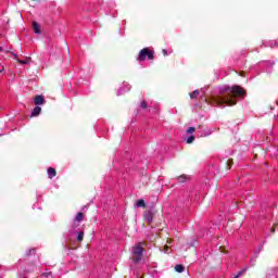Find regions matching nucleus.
Masks as SVG:
<instances>
[{"mask_svg": "<svg viewBox=\"0 0 278 278\" xmlns=\"http://www.w3.org/2000/svg\"><path fill=\"white\" fill-rule=\"evenodd\" d=\"M200 92L199 90H194L193 92L190 93V99H197V97H199Z\"/></svg>", "mask_w": 278, "mask_h": 278, "instance_id": "obj_14", "label": "nucleus"}, {"mask_svg": "<svg viewBox=\"0 0 278 278\" xmlns=\"http://www.w3.org/2000/svg\"><path fill=\"white\" fill-rule=\"evenodd\" d=\"M0 51H3V48L0 47Z\"/></svg>", "mask_w": 278, "mask_h": 278, "instance_id": "obj_27", "label": "nucleus"}, {"mask_svg": "<svg viewBox=\"0 0 278 278\" xmlns=\"http://www.w3.org/2000/svg\"><path fill=\"white\" fill-rule=\"evenodd\" d=\"M194 131H197V128H194V127H189L187 129V134H194Z\"/></svg>", "mask_w": 278, "mask_h": 278, "instance_id": "obj_17", "label": "nucleus"}, {"mask_svg": "<svg viewBox=\"0 0 278 278\" xmlns=\"http://www.w3.org/2000/svg\"><path fill=\"white\" fill-rule=\"evenodd\" d=\"M77 242H84V231L78 232Z\"/></svg>", "mask_w": 278, "mask_h": 278, "instance_id": "obj_15", "label": "nucleus"}, {"mask_svg": "<svg viewBox=\"0 0 278 278\" xmlns=\"http://www.w3.org/2000/svg\"><path fill=\"white\" fill-rule=\"evenodd\" d=\"M75 220L76 223H81V220H84V213L83 212L77 213Z\"/></svg>", "mask_w": 278, "mask_h": 278, "instance_id": "obj_12", "label": "nucleus"}, {"mask_svg": "<svg viewBox=\"0 0 278 278\" xmlns=\"http://www.w3.org/2000/svg\"><path fill=\"white\" fill-rule=\"evenodd\" d=\"M35 105H45V97L42 96H36L34 99Z\"/></svg>", "mask_w": 278, "mask_h": 278, "instance_id": "obj_6", "label": "nucleus"}, {"mask_svg": "<svg viewBox=\"0 0 278 278\" xmlns=\"http://www.w3.org/2000/svg\"><path fill=\"white\" fill-rule=\"evenodd\" d=\"M162 53H163V55H165V56L168 55V51H167L166 49H163V50H162Z\"/></svg>", "mask_w": 278, "mask_h": 278, "instance_id": "obj_22", "label": "nucleus"}, {"mask_svg": "<svg viewBox=\"0 0 278 278\" xmlns=\"http://www.w3.org/2000/svg\"><path fill=\"white\" fill-rule=\"evenodd\" d=\"M4 71H5L4 68L0 70V75H1Z\"/></svg>", "mask_w": 278, "mask_h": 278, "instance_id": "obj_26", "label": "nucleus"}, {"mask_svg": "<svg viewBox=\"0 0 278 278\" xmlns=\"http://www.w3.org/2000/svg\"><path fill=\"white\" fill-rule=\"evenodd\" d=\"M33 29L35 34H42V31L40 30V25L37 22H33Z\"/></svg>", "mask_w": 278, "mask_h": 278, "instance_id": "obj_10", "label": "nucleus"}, {"mask_svg": "<svg viewBox=\"0 0 278 278\" xmlns=\"http://www.w3.org/2000/svg\"><path fill=\"white\" fill-rule=\"evenodd\" d=\"M141 108L143 109V110H147V108H148V105H147V101H142L141 102Z\"/></svg>", "mask_w": 278, "mask_h": 278, "instance_id": "obj_19", "label": "nucleus"}, {"mask_svg": "<svg viewBox=\"0 0 278 278\" xmlns=\"http://www.w3.org/2000/svg\"><path fill=\"white\" fill-rule=\"evenodd\" d=\"M35 250H28V252L25 253L26 257H29V255H31V252L34 253Z\"/></svg>", "mask_w": 278, "mask_h": 278, "instance_id": "obj_20", "label": "nucleus"}, {"mask_svg": "<svg viewBox=\"0 0 278 278\" xmlns=\"http://www.w3.org/2000/svg\"><path fill=\"white\" fill-rule=\"evenodd\" d=\"M137 207H147V203H144V200L140 199L136 203Z\"/></svg>", "mask_w": 278, "mask_h": 278, "instance_id": "obj_13", "label": "nucleus"}, {"mask_svg": "<svg viewBox=\"0 0 278 278\" xmlns=\"http://www.w3.org/2000/svg\"><path fill=\"white\" fill-rule=\"evenodd\" d=\"M47 173H48L49 179H52L53 177H55L58 175V170H55V168H53V167H49Z\"/></svg>", "mask_w": 278, "mask_h": 278, "instance_id": "obj_9", "label": "nucleus"}, {"mask_svg": "<svg viewBox=\"0 0 278 278\" xmlns=\"http://www.w3.org/2000/svg\"><path fill=\"white\" fill-rule=\"evenodd\" d=\"M190 176L182 174L180 176L177 177V181L178 184H186V181H189Z\"/></svg>", "mask_w": 278, "mask_h": 278, "instance_id": "obj_8", "label": "nucleus"}, {"mask_svg": "<svg viewBox=\"0 0 278 278\" xmlns=\"http://www.w3.org/2000/svg\"><path fill=\"white\" fill-rule=\"evenodd\" d=\"M276 226H274L273 228H271V233H275V231H276V228H275Z\"/></svg>", "mask_w": 278, "mask_h": 278, "instance_id": "obj_24", "label": "nucleus"}, {"mask_svg": "<svg viewBox=\"0 0 278 278\" xmlns=\"http://www.w3.org/2000/svg\"><path fill=\"white\" fill-rule=\"evenodd\" d=\"M192 142H194V136L188 137L187 144H192Z\"/></svg>", "mask_w": 278, "mask_h": 278, "instance_id": "obj_16", "label": "nucleus"}, {"mask_svg": "<svg viewBox=\"0 0 278 278\" xmlns=\"http://www.w3.org/2000/svg\"><path fill=\"white\" fill-rule=\"evenodd\" d=\"M244 273H247V269H243V270L239 271V273L236 275V277L240 278L241 275H244Z\"/></svg>", "mask_w": 278, "mask_h": 278, "instance_id": "obj_18", "label": "nucleus"}, {"mask_svg": "<svg viewBox=\"0 0 278 278\" xmlns=\"http://www.w3.org/2000/svg\"><path fill=\"white\" fill-rule=\"evenodd\" d=\"M144 220H147L148 225H151L153 223V212L147 211L144 213Z\"/></svg>", "mask_w": 278, "mask_h": 278, "instance_id": "obj_5", "label": "nucleus"}, {"mask_svg": "<svg viewBox=\"0 0 278 278\" xmlns=\"http://www.w3.org/2000/svg\"><path fill=\"white\" fill-rule=\"evenodd\" d=\"M11 55H13L14 60H18V55L14 52H11Z\"/></svg>", "mask_w": 278, "mask_h": 278, "instance_id": "obj_21", "label": "nucleus"}, {"mask_svg": "<svg viewBox=\"0 0 278 278\" xmlns=\"http://www.w3.org/2000/svg\"><path fill=\"white\" fill-rule=\"evenodd\" d=\"M144 247H147L146 242H139L135 247H132V262H135V264H138V262L142 260Z\"/></svg>", "mask_w": 278, "mask_h": 278, "instance_id": "obj_2", "label": "nucleus"}, {"mask_svg": "<svg viewBox=\"0 0 278 278\" xmlns=\"http://www.w3.org/2000/svg\"><path fill=\"white\" fill-rule=\"evenodd\" d=\"M247 90L244 88L233 85L232 87H226L220 91V96L212 98L213 103L216 105H228L229 108L236 105L240 97H245Z\"/></svg>", "mask_w": 278, "mask_h": 278, "instance_id": "obj_1", "label": "nucleus"}, {"mask_svg": "<svg viewBox=\"0 0 278 278\" xmlns=\"http://www.w3.org/2000/svg\"><path fill=\"white\" fill-rule=\"evenodd\" d=\"M233 278H238V276H235Z\"/></svg>", "mask_w": 278, "mask_h": 278, "instance_id": "obj_28", "label": "nucleus"}, {"mask_svg": "<svg viewBox=\"0 0 278 278\" xmlns=\"http://www.w3.org/2000/svg\"><path fill=\"white\" fill-rule=\"evenodd\" d=\"M176 273H184L186 270V267L181 264H178L175 266Z\"/></svg>", "mask_w": 278, "mask_h": 278, "instance_id": "obj_11", "label": "nucleus"}, {"mask_svg": "<svg viewBox=\"0 0 278 278\" xmlns=\"http://www.w3.org/2000/svg\"><path fill=\"white\" fill-rule=\"evenodd\" d=\"M147 58L148 60H155V51L151 50V48L141 49L138 54L139 62H144Z\"/></svg>", "mask_w": 278, "mask_h": 278, "instance_id": "obj_3", "label": "nucleus"}, {"mask_svg": "<svg viewBox=\"0 0 278 278\" xmlns=\"http://www.w3.org/2000/svg\"><path fill=\"white\" fill-rule=\"evenodd\" d=\"M231 166H233V159H229L225 162L224 167L218 169L219 175H227L229 170H231Z\"/></svg>", "mask_w": 278, "mask_h": 278, "instance_id": "obj_4", "label": "nucleus"}, {"mask_svg": "<svg viewBox=\"0 0 278 278\" xmlns=\"http://www.w3.org/2000/svg\"><path fill=\"white\" fill-rule=\"evenodd\" d=\"M42 112V108L40 106H35L33 109V112L30 114L31 118L36 117V116H40V113Z\"/></svg>", "mask_w": 278, "mask_h": 278, "instance_id": "obj_7", "label": "nucleus"}, {"mask_svg": "<svg viewBox=\"0 0 278 278\" xmlns=\"http://www.w3.org/2000/svg\"><path fill=\"white\" fill-rule=\"evenodd\" d=\"M164 250H165V251H168V245H165V247H164Z\"/></svg>", "mask_w": 278, "mask_h": 278, "instance_id": "obj_25", "label": "nucleus"}, {"mask_svg": "<svg viewBox=\"0 0 278 278\" xmlns=\"http://www.w3.org/2000/svg\"><path fill=\"white\" fill-rule=\"evenodd\" d=\"M18 64H27V61L17 60Z\"/></svg>", "mask_w": 278, "mask_h": 278, "instance_id": "obj_23", "label": "nucleus"}]
</instances>
